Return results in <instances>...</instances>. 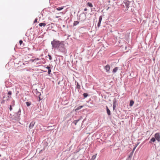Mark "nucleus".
I'll list each match as a JSON object with an SVG mask.
<instances>
[{
    "label": "nucleus",
    "instance_id": "f257e3e1",
    "mask_svg": "<svg viewBox=\"0 0 160 160\" xmlns=\"http://www.w3.org/2000/svg\"><path fill=\"white\" fill-rule=\"evenodd\" d=\"M21 111L20 108L18 109V111L15 112L13 115L10 114V117L12 120L15 121H19L20 119V116L21 115Z\"/></svg>",
    "mask_w": 160,
    "mask_h": 160
},
{
    "label": "nucleus",
    "instance_id": "f03ea898",
    "mask_svg": "<svg viewBox=\"0 0 160 160\" xmlns=\"http://www.w3.org/2000/svg\"><path fill=\"white\" fill-rule=\"evenodd\" d=\"M61 43L59 41L54 40L51 42V44L53 48H57L58 47L60 44Z\"/></svg>",
    "mask_w": 160,
    "mask_h": 160
},
{
    "label": "nucleus",
    "instance_id": "7ed1b4c3",
    "mask_svg": "<svg viewBox=\"0 0 160 160\" xmlns=\"http://www.w3.org/2000/svg\"><path fill=\"white\" fill-rule=\"evenodd\" d=\"M154 137L155 139L158 141V142H159L160 141V136L159 133L158 132L155 133L154 135Z\"/></svg>",
    "mask_w": 160,
    "mask_h": 160
},
{
    "label": "nucleus",
    "instance_id": "20e7f679",
    "mask_svg": "<svg viewBox=\"0 0 160 160\" xmlns=\"http://www.w3.org/2000/svg\"><path fill=\"white\" fill-rule=\"evenodd\" d=\"M104 68L107 72L108 73L110 72V67L109 65L107 64V65L105 66L104 67Z\"/></svg>",
    "mask_w": 160,
    "mask_h": 160
},
{
    "label": "nucleus",
    "instance_id": "39448f33",
    "mask_svg": "<svg viewBox=\"0 0 160 160\" xmlns=\"http://www.w3.org/2000/svg\"><path fill=\"white\" fill-rule=\"evenodd\" d=\"M117 105V100L116 98H114L113 100V109H114Z\"/></svg>",
    "mask_w": 160,
    "mask_h": 160
},
{
    "label": "nucleus",
    "instance_id": "423d86ee",
    "mask_svg": "<svg viewBox=\"0 0 160 160\" xmlns=\"http://www.w3.org/2000/svg\"><path fill=\"white\" fill-rule=\"evenodd\" d=\"M35 122H31L29 126V127L30 129H32V128L34 126Z\"/></svg>",
    "mask_w": 160,
    "mask_h": 160
},
{
    "label": "nucleus",
    "instance_id": "0eeeda50",
    "mask_svg": "<svg viewBox=\"0 0 160 160\" xmlns=\"http://www.w3.org/2000/svg\"><path fill=\"white\" fill-rule=\"evenodd\" d=\"M156 141L155 138H152L149 142V143L152 144V142H154Z\"/></svg>",
    "mask_w": 160,
    "mask_h": 160
},
{
    "label": "nucleus",
    "instance_id": "6e6552de",
    "mask_svg": "<svg viewBox=\"0 0 160 160\" xmlns=\"http://www.w3.org/2000/svg\"><path fill=\"white\" fill-rule=\"evenodd\" d=\"M80 119L81 118H80L78 120H75L72 123H74L75 125H76L77 123L80 120Z\"/></svg>",
    "mask_w": 160,
    "mask_h": 160
},
{
    "label": "nucleus",
    "instance_id": "1a4fd4ad",
    "mask_svg": "<svg viewBox=\"0 0 160 160\" xmlns=\"http://www.w3.org/2000/svg\"><path fill=\"white\" fill-rule=\"evenodd\" d=\"M106 108L107 112L108 114V115H111V112H110V110L108 108V106H106Z\"/></svg>",
    "mask_w": 160,
    "mask_h": 160
},
{
    "label": "nucleus",
    "instance_id": "9d476101",
    "mask_svg": "<svg viewBox=\"0 0 160 160\" xmlns=\"http://www.w3.org/2000/svg\"><path fill=\"white\" fill-rule=\"evenodd\" d=\"M118 67H115L113 69V70H112V72L113 73H115L116 72H117V70H118Z\"/></svg>",
    "mask_w": 160,
    "mask_h": 160
},
{
    "label": "nucleus",
    "instance_id": "9b49d317",
    "mask_svg": "<svg viewBox=\"0 0 160 160\" xmlns=\"http://www.w3.org/2000/svg\"><path fill=\"white\" fill-rule=\"evenodd\" d=\"M134 103V102L133 100H130V103H129V106L130 107L132 106H133Z\"/></svg>",
    "mask_w": 160,
    "mask_h": 160
},
{
    "label": "nucleus",
    "instance_id": "f8f14e48",
    "mask_svg": "<svg viewBox=\"0 0 160 160\" xmlns=\"http://www.w3.org/2000/svg\"><path fill=\"white\" fill-rule=\"evenodd\" d=\"M39 25L40 27H42V26L45 27L46 25V24L44 22L40 23L39 24Z\"/></svg>",
    "mask_w": 160,
    "mask_h": 160
},
{
    "label": "nucleus",
    "instance_id": "ddd939ff",
    "mask_svg": "<svg viewBox=\"0 0 160 160\" xmlns=\"http://www.w3.org/2000/svg\"><path fill=\"white\" fill-rule=\"evenodd\" d=\"M83 107V106H79L78 107L75 109V111H77L78 110H79L81 109V108H82Z\"/></svg>",
    "mask_w": 160,
    "mask_h": 160
},
{
    "label": "nucleus",
    "instance_id": "4468645a",
    "mask_svg": "<svg viewBox=\"0 0 160 160\" xmlns=\"http://www.w3.org/2000/svg\"><path fill=\"white\" fill-rule=\"evenodd\" d=\"M88 95H89L87 93H84L83 94V96L84 98H87Z\"/></svg>",
    "mask_w": 160,
    "mask_h": 160
},
{
    "label": "nucleus",
    "instance_id": "2eb2a0df",
    "mask_svg": "<svg viewBox=\"0 0 160 160\" xmlns=\"http://www.w3.org/2000/svg\"><path fill=\"white\" fill-rule=\"evenodd\" d=\"M133 152H132L130 153V154H129V155L128 157V158H130V159H131V158H132V154H133Z\"/></svg>",
    "mask_w": 160,
    "mask_h": 160
},
{
    "label": "nucleus",
    "instance_id": "dca6fc26",
    "mask_svg": "<svg viewBox=\"0 0 160 160\" xmlns=\"http://www.w3.org/2000/svg\"><path fill=\"white\" fill-rule=\"evenodd\" d=\"M87 5L91 8H92L93 7L92 4L91 3L89 2L87 3Z\"/></svg>",
    "mask_w": 160,
    "mask_h": 160
},
{
    "label": "nucleus",
    "instance_id": "f3484780",
    "mask_svg": "<svg viewBox=\"0 0 160 160\" xmlns=\"http://www.w3.org/2000/svg\"><path fill=\"white\" fill-rule=\"evenodd\" d=\"M26 103L28 107L30 106L31 104V103L30 102H26Z\"/></svg>",
    "mask_w": 160,
    "mask_h": 160
},
{
    "label": "nucleus",
    "instance_id": "a211bd4d",
    "mask_svg": "<svg viewBox=\"0 0 160 160\" xmlns=\"http://www.w3.org/2000/svg\"><path fill=\"white\" fill-rule=\"evenodd\" d=\"M79 23V22L78 21H74L73 23V25L74 26H76L77 25H78Z\"/></svg>",
    "mask_w": 160,
    "mask_h": 160
},
{
    "label": "nucleus",
    "instance_id": "6ab92c4d",
    "mask_svg": "<svg viewBox=\"0 0 160 160\" xmlns=\"http://www.w3.org/2000/svg\"><path fill=\"white\" fill-rule=\"evenodd\" d=\"M96 155H94L92 156V158L90 159V160H94V159L96 158Z\"/></svg>",
    "mask_w": 160,
    "mask_h": 160
},
{
    "label": "nucleus",
    "instance_id": "aec40b11",
    "mask_svg": "<svg viewBox=\"0 0 160 160\" xmlns=\"http://www.w3.org/2000/svg\"><path fill=\"white\" fill-rule=\"evenodd\" d=\"M12 92L11 91H8V97L9 98H11V97H9V96L11 95H12Z\"/></svg>",
    "mask_w": 160,
    "mask_h": 160
},
{
    "label": "nucleus",
    "instance_id": "412c9836",
    "mask_svg": "<svg viewBox=\"0 0 160 160\" xmlns=\"http://www.w3.org/2000/svg\"><path fill=\"white\" fill-rule=\"evenodd\" d=\"M63 8V7H58L56 8V9L58 11H60Z\"/></svg>",
    "mask_w": 160,
    "mask_h": 160
},
{
    "label": "nucleus",
    "instance_id": "4be33fe9",
    "mask_svg": "<svg viewBox=\"0 0 160 160\" xmlns=\"http://www.w3.org/2000/svg\"><path fill=\"white\" fill-rule=\"evenodd\" d=\"M36 94L38 96H40V95H41V93L40 92H38L37 90V89H36Z\"/></svg>",
    "mask_w": 160,
    "mask_h": 160
},
{
    "label": "nucleus",
    "instance_id": "5701e85b",
    "mask_svg": "<svg viewBox=\"0 0 160 160\" xmlns=\"http://www.w3.org/2000/svg\"><path fill=\"white\" fill-rule=\"evenodd\" d=\"M102 19V16H100L99 18V20L98 22H101Z\"/></svg>",
    "mask_w": 160,
    "mask_h": 160
},
{
    "label": "nucleus",
    "instance_id": "b1692460",
    "mask_svg": "<svg viewBox=\"0 0 160 160\" xmlns=\"http://www.w3.org/2000/svg\"><path fill=\"white\" fill-rule=\"evenodd\" d=\"M77 88L78 89H80V86L78 82L77 83Z\"/></svg>",
    "mask_w": 160,
    "mask_h": 160
},
{
    "label": "nucleus",
    "instance_id": "393cba45",
    "mask_svg": "<svg viewBox=\"0 0 160 160\" xmlns=\"http://www.w3.org/2000/svg\"><path fill=\"white\" fill-rule=\"evenodd\" d=\"M12 106H13L12 105H10V106L9 109H10V111H11L12 109Z\"/></svg>",
    "mask_w": 160,
    "mask_h": 160
},
{
    "label": "nucleus",
    "instance_id": "a878e982",
    "mask_svg": "<svg viewBox=\"0 0 160 160\" xmlns=\"http://www.w3.org/2000/svg\"><path fill=\"white\" fill-rule=\"evenodd\" d=\"M23 42L22 41V40H20L19 41V43L20 44V45H21L22 44Z\"/></svg>",
    "mask_w": 160,
    "mask_h": 160
},
{
    "label": "nucleus",
    "instance_id": "bb28decb",
    "mask_svg": "<svg viewBox=\"0 0 160 160\" xmlns=\"http://www.w3.org/2000/svg\"><path fill=\"white\" fill-rule=\"evenodd\" d=\"M48 56L49 57V59L50 60H51L52 59V58L50 55H48Z\"/></svg>",
    "mask_w": 160,
    "mask_h": 160
},
{
    "label": "nucleus",
    "instance_id": "cd10ccee",
    "mask_svg": "<svg viewBox=\"0 0 160 160\" xmlns=\"http://www.w3.org/2000/svg\"><path fill=\"white\" fill-rule=\"evenodd\" d=\"M138 144H137L136 145V146L135 147L133 148V150H132V152H134V151L135 149V148H136V147H137V146H138Z\"/></svg>",
    "mask_w": 160,
    "mask_h": 160
},
{
    "label": "nucleus",
    "instance_id": "c85d7f7f",
    "mask_svg": "<svg viewBox=\"0 0 160 160\" xmlns=\"http://www.w3.org/2000/svg\"><path fill=\"white\" fill-rule=\"evenodd\" d=\"M39 59L38 58H35V59H34L33 60V62H34V61H36V60H39Z\"/></svg>",
    "mask_w": 160,
    "mask_h": 160
},
{
    "label": "nucleus",
    "instance_id": "c756f323",
    "mask_svg": "<svg viewBox=\"0 0 160 160\" xmlns=\"http://www.w3.org/2000/svg\"><path fill=\"white\" fill-rule=\"evenodd\" d=\"M101 22H98V27H99L100 26Z\"/></svg>",
    "mask_w": 160,
    "mask_h": 160
},
{
    "label": "nucleus",
    "instance_id": "7c9ffc66",
    "mask_svg": "<svg viewBox=\"0 0 160 160\" xmlns=\"http://www.w3.org/2000/svg\"><path fill=\"white\" fill-rule=\"evenodd\" d=\"M39 97H38V98H39V100H38V101H40L42 99V98H41V97H40V96H38Z\"/></svg>",
    "mask_w": 160,
    "mask_h": 160
},
{
    "label": "nucleus",
    "instance_id": "2f4dec72",
    "mask_svg": "<svg viewBox=\"0 0 160 160\" xmlns=\"http://www.w3.org/2000/svg\"><path fill=\"white\" fill-rule=\"evenodd\" d=\"M51 72V70L50 69H48V74H50Z\"/></svg>",
    "mask_w": 160,
    "mask_h": 160
},
{
    "label": "nucleus",
    "instance_id": "473e14b6",
    "mask_svg": "<svg viewBox=\"0 0 160 160\" xmlns=\"http://www.w3.org/2000/svg\"><path fill=\"white\" fill-rule=\"evenodd\" d=\"M46 68H47L48 70L50 69V67L48 66Z\"/></svg>",
    "mask_w": 160,
    "mask_h": 160
},
{
    "label": "nucleus",
    "instance_id": "72a5a7b5",
    "mask_svg": "<svg viewBox=\"0 0 160 160\" xmlns=\"http://www.w3.org/2000/svg\"><path fill=\"white\" fill-rule=\"evenodd\" d=\"M12 105L13 106H14V100H13L12 102Z\"/></svg>",
    "mask_w": 160,
    "mask_h": 160
},
{
    "label": "nucleus",
    "instance_id": "f704fd0d",
    "mask_svg": "<svg viewBox=\"0 0 160 160\" xmlns=\"http://www.w3.org/2000/svg\"><path fill=\"white\" fill-rule=\"evenodd\" d=\"M37 19H36L34 21V23H35L37 22Z\"/></svg>",
    "mask_w": 160,
    "mask_h": 160
},
{
    "label": "nucleus",
    "instance_id": "c9c22d12",
    "mask_svg": "<svg viewBox=\"0 0 160 160\" xmlns=\"http://www.w3.org/2000/svg\"><path fill=\"white\" fill-rule=\"evenodd\" d=\"M126 160H131V159H130V158H128Z\"/></svg>",
    "mask_w": 160,
    "mask_h": 160
},
{
    "label": "nucleus",
    "instance_id": "e433bc0d",
    "mask_svg": "<svg viewBox=\"0 0 160 160\" xmlns=\"http://www.w3.org/2000/svg\"><path fill=\"white\" fill-rule=\"evenodd\" d=\"M87 9L86 8H85L84 9V11H87Z\"/></svg>",
    "mask_w": 160,
    "mask_h": 160
},
{
    "label": "nucleus",
    "instance_id": "4c0bfd02",
    "mask_svg": "<svg viewBox=\"0 0 160 160\" xmlns=\"http://www.w3.org/2000/svg\"><path fill=\"white\" fill-rule=\"evenodd\" d=\"M5 101L4 100H3L2 101V102H1V103H4V102Z\"/></svg>",
    "mask_w": 160,
    "mask_h": 160
},
{
    "label": "nucleus",
    "instance_id": "58836bf2",
    "mask_svg": "<svg viewBox=\"0 0 160 160\" xmlns=\"http://www.w3.org/2000/svg\"><path fill=\"white\" fill-rule=\"evenodd\" d=\"M60 81H59L58 82V85H59L60 84Z\"/></svg>",
    "mask_w": 160,
    "mask_h": 160
},
{
    "label": "nucleus",
    "instance_id": "ea45409f",
    "mask_svg": "<svg viewBox=\"0 0 160 160\" xmlns=\"http://www.w3.org/2000/svg\"><path fill=\"white\" fill-rule=\"evenodd\" d=\"M43 151V150H41L40 152H41L42 151Z\"/></svg>",
    "mask_w": 160,
    "mask_h": 160
},
{
    "label": "nucleus",
    "instance_id": "a19ab883",
    "mask_svg": "<svg viewBox=\"0 0 160 160\" xmlns=\"http://www.w3.org/2000/svg\"><path fill=\"white\" fill-rule=\"evenodd\" d=\"M58 17H58V16L56 17V18H58Z\"/></svg>",
    "mask_w": 160,
    "mask_h": 160
},
{
    "label": "nucleus",
    "instance_id": "79ce46f5",
    "mask_svg": "<svg viewBox=\"0 0 160 160\" xmlns=\"http://www.w3.org/2000/svg\"><path fill=\"white\" fill-rule=\"evenodd\" d=\"M80 17H81V16H80V17H79V19H80Z\"/></svg>",
    "mask_w": 160,
    "mask_h": 160
},
{
    "label": "nucleus",
    "instance_id": "37998d69",
    "mask_svg": "<svg viewBox=\"0 0 160 160\" xmlns=\"http://www.w3.org/2000/svg\"><path fill=\"white\" fill-rule=\"evenodd\" d=\"M84 20H81V21H84Z\"/></svg>",
    "mask_w": 160,
    "mask_h": 160
},
{
    "label": "nucleus",
    "instance_id": "c03bdc74",
    "mask_svg": "<svg viewBox=\"0 0 160 160\" xmlns=\"http://www.w3.org/2000/svg\"><path fill=\"white\" fill-rule=\"evenodd\" d=\"M52 82H53H53H54V81H52Z\"/></svg>",
    "mask_w": 160,
    "mask_h": 160
},
{
    "label": "nucleus",
    "instance_id": "a18cd8bd",
    "mask_svg": "<svg viewBox=\"0 0 160 160\" xmlns=\"http://www.w3.org/2000/svg\"><path fill=\"white\" fill-rule=\"evenodd\" d=\"M1 155L0 154V157H1Z\"/></svg>",
    "mask_w": 160,
    "mask_h": 160
}]
</instances>
